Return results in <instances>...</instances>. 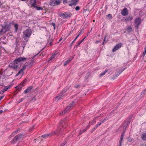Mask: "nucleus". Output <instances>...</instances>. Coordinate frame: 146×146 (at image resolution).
<instances>
[{"instance_id": "nucleus-1", "label": "nucleus", "mask_w": 146, "mask_h": 146, "mask_svg": "<svg viewBox=\"0 0 146 146\" xmlns=\"http://www.w3.org/2000/svg\"><path fill=\"white\" fill-rule=\"evenodd\" d=\"M26 59V58L25 57H20L17 58L12 63L9 64V67L17 70L21 67V62H25Z\"/></svg>"}, {"instance_id": "nucleus-2", "label": "nucleus", "mask_w": 146, "mask_h": 146, "mask_svg": "<svg viewBox=\"0 0 146 146\" xmlns=\"http://www.w3.org/2000/svg\"><path fill=\"white\" fill-rule=\"evenodd\" d=\"M14 21L11 22H4L3 25H1L2 28L0 30V35H3L6 32L10 31L11 25H14Z\"/></svg>"}, {"instance_id": "nucleus-3", "label": "nucleus", "mask_w": 146, "mask_h": 146, "mask_svg": "<svg viewBox=\"0 0 146 146\" xmlns=\"http://www.w3.org/2000/svg\"><path fill=\"white\" fill-rule=\"evenodd\" d=\"M64 121V120H62L60 121L59 123V125L58 126L57 130L54 132L55 134H56L58 135L61 134V133L63 129V126L62 125L64 123H65Z\"/></svg>"}, {"instance_id": "nucleus-4", "label": "nucleus", "mask_w": 146, "mask_h": 146, "mask_svg": "<svg viewBox=\"0 0 146 146\" xmlns=\"http://www.w3.org/2000/svg\"><path fill=\"white\" fill-rule=\"evenodd\" d=\"M23 39H27L29 40V37L32 33V32L31 29H27L24 31L23 32Z\"/></svg>"}, {"instance_id": "nucleus-5", "label": "nucleus", "mask_w": 146, "mask_h": 146, "mask_svg": "<svg viewBox=\"0 0 146 146\" xmlns=\"http://www.w3.org/2000/svg\"><path fill=\"white\" fill-rule=\"evenodd\" d=\"M24 135L23 134L21 133L18 134V135H16L13 138L12 141H11V143L15 144L17 141V140L21 139L23 138Z\"/></svg>"}, {"instance_id": "nucleus-6", "label": "nucleus", "mask_w": 146, "mask_h": 146, "mask_svg": "<svg viewBox=\"0 0 146 146\" xmlns=\"http://www.w3.org/2000/svg\"><path fill=\"white\" fill-rule=\"evenodd\" d=\"M61 3V0H50V5L52 6H56L60 4Z\"/></svg>"}, {"instance_id": "nucleus-7", "label": "nucleus", "mask_w": 146, "mask_h": 146, "mask_svg": "<svg viewBox=\"0 0 146 146\" xmlns=\"http://www.w3.org/2000/svg\"><path fill=\"white\" fill-rule=\"evenodd\" d=\"M141 23V19L140 17H138L136 19L134 24L135 28L136 29H138Z\"/></svg>"}, {"instance_id": "nucleus-8", "label": "nucleus", "mask_w": 146, "mask_h": 146, "mask_svg": "<svg viewBox=\"0 0 146 146\" xmlns=\"http://www.w3.org/2000/svg\"><path fill=\"white\" fill-rule=\"evenodd\" d=\"M72 14H71L69 12H66L64 13H61V15L63 16V18L64 19H67L68 18L70 17L72 15Z\"/></svg>"}, {"instance_id": "nucleus-9", "label": "nucleus", "mask_w": 146, "mask_h": 146, "mask_svg": "<svg viewBox=\"0 0 146 146\" xmlns=\"http://www.w3.org/2000/svg\"><path fill=\"white\" fill-rule=\"evenodd\" d=\"M122 44L121 43L117 44L113 48L112 51L113 52L116 51L117 50L120 48Z\"/></svg>"}, {"instance_id": "nucleus-10", "label": "nucleus", "mask_w": 146, "mask_h": 146, "mask_svg": "<svg viewBox=\"0 0 146 146\" xmlns=\"http://www.w3.org/2000/svg\"><path fill=\"white\" fill-rule=\"evenodd\" d=\"M121 14L123 16L127 15L128 13L127 9L126 7H124L121 12Z\"/></svg>"}, {"instance_id": "nucleus-11", "label": "nucleus", "mask_w": 146, "mask_h": 146, "mask_svg": "<svg viewBox=\"0 0 146 146\" xmlns=\"http://www.w3.org/2000/svg\"><path fill=\"white\" fill-rule=\"evenodd\" d=\"M25 40H23L22 41H21V46H20V48L21 47H23V50L24 49L25 46L26 44H27V42H28L29 40L27 39H24Z\"/></svg>"}, {"instance_id": "nucleus-12", "label": "nucleus", "mask_w": 146, "mask_h": 146, "mask_svg": "<svg viewBox=\"0 0 146 146\" xmlns=\"http://www.w3.org/2000/svg\"><path fill=\"white\" fill-rule=\"evenodd\" d=\"M38 53L35 55L33 56L32 59H31V61L30 62H28L27 63V66L28 67H31L33 65V59L35 56H36L38 55Z\"/></svg>"}, {"instance_id": "nucleus-13", "label": "nucleus", "mask_w": 146, "mask_h": 146, "mask_svg": "<svg viewBox=\"0 0 146 146\" xmlns=\"http://www.w3.org/2000/svg\"><path fill=\"white\" fill-rule=\"evenodd\" d=\"M84 32V31L83 30H81L79 32L77 36L76 37V38L71 43L70 45V47H71L73 43L75 41L77 38L81 34H82Z\"/></svg>"}, {"instance_id": "nucleus-14", "label": "nucleus", "mask_w": 146, "mask_h": 146, "mask_svg": "<svg viewBox=\"0 0 146 146\" xmlns=\"http://www.w3.org/2000/svg\"><path fill=\"white\" fill-rule=\"evenodd\" d=\"M79 0H71L70 1V3L69 4V6L72 7L73 6H75L77 4Z\"/></svg>"}, {"instance_id": "nucleus-15", "label": "nucleus", "mask_w": 146, "mask_h": 146, "mask_svg": "<svg viewBox=\"0 0 146 146\" xmlns=\"http://www.w3.org/2000/svg\"><path fill=\"white\" fill-rule=\"evenodd\" d=\"M132 117V116H131L129 117V118L128 120V121H125L123 124V127H125V128L127 127V126H128L129 124L130 120L131 119Z\"/></svg>"}, {"instance_id": "nucleus-16", "label": "nucleus", "mask_w": 146, "mask_h": 146, "mask_svg": "<svg viewBox=\"0 0 146 146\" xmlns=\"http://www.w3.org/2000/svg\"><path fill=\"white\" fill-rule=\"evenodd\" d=\"M30 4L31 7L34 8L36 5V0H31L30 1Z\"/></svg>"}, {"instance_id": "nucleus-17", "label": "nucleus", "mask_w": 146, "mask_h": 146, "mask_svg": "<svg viewBox=\"0 0 146 146\" xmlns=\"http://www.w3.org/2000/svg\"><path fill=\"white\" fill-rule=\"evenodd\" d=\"M33 87L32 86H29L25 90L24 92V93L26 94L27 93H30L33 90Z\"/></svg>"}, {"instance_id": "nucleus-18", "label": "nucleus", "mask_w": 146, "mask_h": 146, "mask_svg": "<svg viewBox=\"0 0 146 146\" xmlns=\"http://www.w3.org/2000/svg\"><path fill=\"white\" fill-rule=\"evenodd\" d=\"M14 27L15 28L14 32L15 33H17L18 30L19 25L17 24L14 23Z\"/></svg>"}, {"instance_id": "nucleus-19", "label": "nucleus", "mask_w": 146, "mask_h": 146, "mask_svg": "<svg viewBox=\"0 0 146 146\" xmlns=\"http://www.w3.org/2000/svg\"><path fill=\"white\" fill-rule=\"evenodd\" d=\"M15 44L16 45V47H18L19 46L20 44V41L19 38H17L16 39Z\"/></svg>"}, {"instance_id": "nucleus-20", "label": "nucleus", "mask_w": 146, "mask_h": 146, "mask_svg": "<svg viewBox=\"0 0 146 146\" xmlns=\"http://www.w3.org/2000/svg\"><path fill=\"white\" fill-rule=\"evenodd\" d=\"M54 134V133L53 132V133H51L47 134H44V135H42L41 136V137H42L43 138H46V137H48L49 136H51Z\"/></svg>"}, {"instance_id": "nucleus-21", "label": "nucleus", "mask_w": 146, "mask_h": 146, "mask_svg": "<svg viewBox=\"0 0 146 146\" xmlns=\"http://www.w3.org/2000/svg\"><path fill=\"white\" fill-rule=\"evenodd\" d=\"M76 102V100H74L71 103L69 104V106H67V108H70L71 107H72L75 104Z\"/></svg>"}, {"instance_id": "nucleus-22", "label": "nucleus", "mask_w": 146, "mask_h": 146, "mask_svg": "<svg viewBox=\"0 0 146 146\" xmlns=\"http://www.w3.org/2000/svg\"><path fill=\"white\" fill-rule=\"evenodd\" d=\"M34 8H35L36 9V10L37 11H39L40 10H42L43 9V8L39 6L38 5H36Z\"/></svg>"}, {"instance_id": "nucleus-23", "label": "nucleus", "mask_w": 146, "mask_h": 146, "mask_svg": "<svg viewBox=\"0 0 146 146\" xmlns=\"http://www.w3.org/2000/svg\"><path fill=\"white\" fill-rule=\"evenodd\" d=\"M141 138L143 141H146V133H144L142 134Z\"/></svg>"}, {"instance_id": "nucleus-24", "label": "nucleus", "mask_w": 146, "mask_h": 146, "mask_svg": "<svg viewBox=\"0 0 146 146\" xmlns=\"http://www.w3.org/2000/svg\"><path fill=\"white\" fill-rule=\"evenodd\" d=\"M133 19V17L131 16H129L127 17H126L125 19V21L126 22L131 20Z\"/></svg>"}, {"instance_id": "nucleus-25", "label": "nucleus", "mask_w": 146, "mask_h": 146, "mask_svg": "<svg viewBox=\"0 0 146 146\" xmlns=\"http://www.w3.org/2000/svg\"><path fill=\"white\" fill-rule=\"evenodd\" d=\"M101 123H98V124H97V125H96L94 127V128H93L92 130V131H91V132L92 133L94 130H95L98 127H99V126H100V124Z\"/></svg>"}, {"instance_id": "nucleus-26", "label": "nucleus", "mask_w": 146, "mask_h": 146, "mask_svg": "<svg viewBox=\"0 0 146 146\" xmlns=\"http://www.w3.org/2000/svg\"><path fill=\"white\" fill-rule=\"evenodd\" d=\"M127 31L129 33H131L133 31L132 28L131 26H128L127 28Z\"/></svg>"}, {"instance_id": "nucleus-27", "label": "nucleus", "mask_w": 146, "mask_h": 146, "mask_svg": "<svg viewBox=\"0 0 146 146\" xmlns=\"http://www.w3.org/2000/svg\"><path fill=\"white\" fill-rule=\"evenodd\" d=\"M107 70H106L104 71L103 72L100 74V76L101 77L103 75H104L105 74L108 72Z\"/></svg>"}, {"instance_id": "nucleus-28", "label": "nucleus", "mask_w": 146, "mask_h": 146, "mask_svg": "<svg viewBox=\"0 0 146 146\" xmlns=\"http://www.w3.org/2000/svg\"><path fill=\"white\" fill-rule=\"evenodd\" d=\"M63 94L62 93H60L59 95L56 97V99H57L58 100H60V98L62 97Z\"/></svg>"}, {"instance_id": "nucleus-29", "label": "nucleus", "mask_w": 146, "mask_h": 146, "mask_svg": "<svg viewBox=\"0 0 146 146\" xmlns=\"http://www.w3.org/2000/svg\"><path fill=\"white\" fill-rule=\"evenodd\" d=\"M23 86H22L21 84H20L18 86V88H17V90L18 91V92L20 91L21 89L23 87Z\"/></svg>"}, {"instance_id": "nucleus-30", "label": "nucleus", "mask_w": 146, "mask_h": 146, "mask_svg": "<svg viewBox=\"0 0 146 146\" xmlns=\"http://www.w3.org/2000/svg\"><path fill=\"white\" fill-rule=\"evenodd\" d=\"M108 119L107 118H105L103 120L100 121V123H101L100 124V125L102 123L104 122H105L107 120H108Z\"/></svg>"}, {"instance_id": "nucleus-31", "label": "nucleus", "mask_w": 146, "mask_h": 146, "mask_svg": "<svg viewBox=\"0 0 146 146\" xmlns=\"http://www.w3.org/2000/svg\"><path fill=\"white\" fill-rule=\"evenodd\" d=\"M26 81L27 80L26 79H25L23 81V82L21 83L20 84L23 86L25 85V82H26Z\"/></svg>"}, {"instance_id": "nucleus-32", "label": "nucleus", "mask_w": 146, "mask_h": 146, "mask_svg": "<svg viewBox=\"0 0 146 146\" xmlns=\"http://www.w3.org/2000/svg\"><path fill=\"white\" fill-rule=\"evenodd\" d=\"M133 140V139L129 136L127 138V141L129 142H131Z\"/></svg>"}, {"instance_id": "nucleus-33", "label": "nucleus", "mask_w": 146, "mask_h": 146, "mask_svg": "<svg viewBox=\"0 0 146 146\" xmlns=\"http://www.w3.org/2000/svg\"><path fill=\"white\" fill-rule=\"evenodd\" d=\"M23 72L22 70H20L16 74L15 76H19L21 73Z\"/></svg>"}, {"instance_id": "nucleus-34", "label": "nucleus", "mask_w": 146, "mask_h": 146, "mask_svg": "<svg viewBox=\"0 0 146 146\" xmlns=\"http://www.w3.org/2000/svg\"><path fill=\"white\" fill-rule=\"evenodd\" d=\"M85 38H84L82 39L80 42H79L77 44L76 46V47H78L79 45L84 40Z\"/></svg>"}, {"instance_id": "nucleus-35", "label": "nucleus", "mask_w": 146, "mask_h": 146, "mask_svg": "<svg viewBox=\"0 0 146 146\" xmlns=\"http://www.w3.org/2000/svg\"><path fill=\"white\" fill-rule=\"evenodd\" d=\"M55 54H53L51 57L48 60V62L52 60L55 57Z\"/></svg>"}, {"instance_id": "nucleus-36", "label": "nucleus", "mask_w": 146, "mask_h": 146, "mask_svg": "<svg viewBox=\"0 0 146 146\" xmlns=\"http://www.w3.org/2000/svg\"><path fill=\"white\" fill-rule=\"evenodd\" d=\"M86 130V129H84L82 131L81 130L79 132V135H81L82 133H84Z\"/></svg>"}, {"instance_id": "nucleus-37", "label": "nucleus", "mask_w": 146, "mask_h": 146, "mask_svg": "<svg viewBox=\"0 0 146 146\" xmlns=\"http://www.w3.org/2000/svg\"><path fill=\"white\" fill-rule=\"evenodd\" d=\"M70 108H67V106L66 107V108H65V109L64 111V114H65L68 111V110H69Z\"/></svg>"}, {"instance_id": "nucleus-38", "label": "nucleus", "mask_w": 146, "mask_h": 146, "mask_svg": "<svg viewBox=\"0 0 146 146\" xmlns=\"http://www.w3.org/2000/svg\"><path fill=\"white\" fill-rule=\"evenodd\" d=\"M125 68H121V69H120L118 72H119L120 74L121 73L123 70H124L125 69Z\"/></svg>"}, {"instance_id": "nucleus-39", "label": "nucleus", "mask_w": 146, "mask_h": 146, "mask_svg": "<svg viewBox=\"0 0 146 146\" xmlns=\"http://www.w3.org/2000/svg\"><path fill=\"white\" fill-rule=\"evenodd\" d=\"M74 58V56H72L71 57H70V58H69L68 60L70 62Z\"/></svg>"}, {"instance_id": "nucleus-40", "label": "nucleus", "mask_w": 146, "mask_h": 146, "mask_svg": "<svg viewBox=\"0 0 146 146\" xmlns=\"http://www.w3.org/2000/svg\"><path fill=\"white\" fill-rule=\"evenodd\" d=\"M123 137L121 136L119 143H121V142L123 139Z\"/></svg>"}, {"instance_id": "nucleus-41", "label": "nucleus", "mask_w": 146, "mask_h": 146, "mask_svg": "<svg viewBox=\"0 0 146 146\" xmlns=\"http://www.w3.org/2000/svg\"><path fill=\"white\" fill-rule=\"evenodd\" d=\"M108 18L109 19H111L112 18V16L111 14H109L107 15Z\"/></svg>"}, {"instance_id": "nucleus-42", "label": "nucleus", "mask_w": 146, "mask_h": 146, "mask_svg": "<svg viewBox=\"0 0 146 146\" xmlns=\"http://www.w3.org/2000/svg\"><path fill=\"white\" fill-rule=\"evenodd\" d=\"M70 62L68 61V60L64 62V66H66Z\"/></svg>"}, {"instance_id": "nucleus-43", "label": "nucleus", "mask_w": 146, "mask_h": 146, "mask_svg": "<svg viewBox=\"0 0 146 146\" xmlns=\"http://www.w3.org/2000/svg\"><path fill=\"white\" fill-rule=\"evenodd\" d=\"M51 25L53 26L54 27V29H55L56 26L54 22H52L51 23Z\"/></svg>"}, {"instance_id": "nucleus-44", "label": "nucleus", "mask_w": 146, "mask_h": 146, "mask_svg": "<svg viewBox=\"0 0 146 146\" xmlns=\"http://www.w3.org/2000/svg\"><path fill=\"white\" fill-rule=\"evenodd\" d=\"M27 66V65H24L21 70H22L23 72L26 68Z\"/></svg>"}, {"instance_id": "nucleus-45", "label": "nucleus", "mask_w": 146, "mask_h": 146, "mask_svg": "<svg viewBox=\"0 0 146 146\" xmlns=\"http://www.w3.org/2000/svg\"><path fill=\"white\" fill-rule=\"evenodd\" d=\"M80 8L79 6H76L75 8V10L76 11H78L80 10Z\"/></svg>"}, {"instance_id": "nucleus-46", "label": "nucleus", "mask_w": 146, "mask_h": 146, "mask_svg": "<svg viewBox=\"0 0 146 146\" xmlns=\"http://www.w3.org/2000/svg\"><path fill=\"white\" fill-rule=\"evenodd\" d=\"M64 111H62L60 113V116H62L64 114Z\"/></svg>"}, {"instance_id": "nucleus-47", "label": "nucleus", "mask_w": 146, "mask_h": 146, "mask_svg": "<svg viewBox=\"0 0 146 146\" xmlns=\"http://www.w3.org/2000/svg\"><path fill=\"white\" fill-rule=\"evenodd\" d=\"M66 91V90L65 89H64L63 90L62 93H62V94H64Z\"/></svg>"}, {"instance_id": "nucleus-48", "label": "nucleus", "mask_w": 146, "mask_h": 146, "mask_svg": "<svg viewBox=\"0 0 146 146\" xmlns=\"http://www.w3.org/2000/svg\"><path fill=\"white\" fill-rule=\"evenodd\" d=\"M146 54V51L144 50V52H143V54L142 56L143 57L145 56V55Z\"/></svg>"}, {"instance_id": "nucleus-49", "label": "nucleus", "mask_w": 146, "mask_h": 146, "mask_svg": "<svg viewBox=\"0 0 146 146\" xmlns=\"http://www.w3.org/2000/svg\"><path fill=\"white\" fill-rule=\"evenodd\" d=\"M146 92V90H143L141 92V94H144L145 92Z\"/></svg>"}, {"instance_id": "nucleus-50", "label": "nucleus", "mask_w": 146, "mask_h": 146, "mask_svg": "<svg viewBox=\"0 0 146 146\" xmlns=\"http://www.w3.org/2000/svg\"><path fill=\"white\" fill-rule=\"evenodd\" d=\"M36 98H35V96H34L33 98H32V101H35L36 100Z\"/></svg>"}, {"instance_id": "nucleus-51", "label": "nucleus", "mask_w": 146, "mask_h": 146, "mask_svg": "<svg viewBox=\"0 0 146 146\" xmlns=\"http://www.w3.org/2000/svg\"><path fill=\"white\" fill-rule=\"evenodd\" d=\"M116 76H117V74H115L113 75V79H115L117 78L116 77Z\"/></svg>"}, {"instance_id": "nucleus-52", "label": "nucleus", "mask_w": 146, "mask_h": 146, "mask_svg": "<svg viewBox=\"0 0 146 146\" xmlns=\"http://www.w3.org/2000/svg\"><path fill=\"white\" fill-rule=\"evenodd\" d=\"M68 1V0H64L63 3H67Z\"/></svg>"}, {"instance_id": "nucleus-53", "label": "nucleus", "mask_w": 146, "mask_h": 146, "mask_svg": "<svg viewBox=\"0 0 146 146\" xmlns=\"http://www.w3.org/2000/svg\"><path fill=\"white\" fill-rule=\"evenodd\" d=\"M17 132H18V130H16L14 132H13V133H12L13 134H17Z\"/></svg>"}, {"instance_id": "nucleus-54", "label": "nucleus", "mask_w": 146, "mask_h": 146, "mask_svg": "<svg viewBox=\"0 0 146 146\" xmlns=\"http://www.w3.org/2000/svg\"><path fill=\"white\" fill-rule=\"evenodd\" d=\"M62 37L61 38H60L59 40V41H58L57 43H59L62 40Z\"/></svg>"}, {"instance_id": "nucleus-55", "label": "nucleus", "mask_w": 146, "mask_h": 146, "mask_svg": "<svg viewBox=\"0 0 146 146\" xmlns=\"http://www.w3.org/2000/svg\"><path fill=\"white\" fill-rule=\"evenodd\" d=\"M120 74L118 72L116 74H117V76H116V77H117Z\"/></svg>"}, {"instance_id": "nucleus-56", "label": "nucleus", "mask_w": 146, "mask_h": 146, "mask_svg": "<svg viewBox=\"0 0 146 146\" xmlns=\"http://www.w3.org/2000/svg\"><path fill=\"white\" fill-rule=\"evenodd\" d=\"M10 88V87H7L5 88V89H4V90H5V91H7L8 90V88Z\"/></svg>"}, {"instance_id": "nucleus-57", "label": "nucleus", "mask_w": 146, "mask_h": 146, "mask_svg": "<svg viewBox=\"0 0 146 146\" xmlns=\"http://www.w3.org/2000/svg\"><path fill=\"white\" fill-rule=\"evenodd\" d=\"M66 144V143H63L61 144L60 146H64Z\"/></svg>"}, {"instance_id": "nucleus-58", "label": "nucleus", "mask_w": 146, "mask_h": 146, "mask_svg": "<svg viewBox=\"0 0 146 146\" xmlns=\"http://www.w3.org/2000/svg\"><path fill=\"white\" fill-rule=\"evenodd\" d=\"M80 87V85H77L75 86V88H78Z\"/></svg>"}, {"instance_id": "nucleus-59", "label": "nucleus", "mask_w": 146, "mask_h": 146, "mask_svg": "<svg viewBox=\"0 0 146 146\" xmlns=\"http://www.w3.org/2000/svg\"><path fill=\"white\" fill-rule=\"evenodd\" d=\"M106 36H105V37H104V41H104V42H106L107 41H106Z\"/></svg>"}, {"instance_id": "nucleus-60", "label": "nucleus", "mask_w": 146, "mask_h": 146, "mask_svg": "<svg viewBox=\"0 0 146 146\" xmlns=\"http://www.w3.org/2000/svg\"><path fill=\"white\" fill-rule=\"evenodd\" d=\"M5 92V90L3 89L1 90V92H2L3 93H4Z\"/></svg>"}, {"instance_id": "nucleus-61", "label": "nucleus", "mask_w": 146, "mask_h": 146, "mask_svg": "<svg viewBox=\"0 0 146 146\" xmlns=\"http://www.w3.org/2000/svg\"><path fill=\"white\" fill-rule=\"evenodd\" d=\"M49 44L50 46H51L52 45V42L51 41L49 43Z\"/></svg>"}, {"instance_id": "nucleus-62", "label": "nucleus", "mask_w": 146, "mask_h": 146, "mask_svg": "<svg viewBox=\"0 0 146 146\" xmlns=\"http://www.w3.org/2000/svg\"><path fill=\"white\" fill-rule=\"evenodd\" d=\"M89 126H87L86 128H85V129H86V130L88 129L89 128Z\"/></svg>"}, {"instance_id": "nucleus-63", "label": "nucleus", "mask_w": 146, "mask_h": 146, "mask_svg": "<svg viewBox=\"0 0 146 146\" xmlns=\"http://www.w3.org/2000/svg\"><path fill=\"white\" fill-rule=\"evenodd\" d=\"M3 98V96H2L0 97V100H1Z\"/></svg>"}, {"instance_id": "nucleus-64", "label": "nucleus", "mask_w": 146, "mask_h": 146, "mask_svg": "<svg viewBox=\"0 0 146 146\" xmlns=\"http://www.w3.org/2000/svg\"><path fill=\"white\" fill-rule=\"evenodd\" d=\"M3 112V111L2 110H0V114H1Z\"/></svg>"}]
</instances>
